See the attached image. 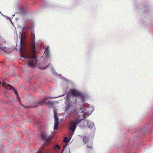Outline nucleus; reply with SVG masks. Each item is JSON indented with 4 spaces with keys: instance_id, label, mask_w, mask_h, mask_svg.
Returning <instances> with one entry per match:
<instances>
[{
    "instance_id": "nucleus-3",
    "label": "nucleus",
    "mask_w": 153,
    "mask_h": 153,
    "mask_svg": "<svg viewBox=\"0 0 153 153\" xmlns=\"http://www.w3.org/2000/svg\"><path fill=\"white\" fill-rule=\"evenodd\" d=\"M83 109V108L82 107H80V110L81 111V112L82 113H83V119L90 115L94 111V107L92 106L89 107L85 110V112L84 110H82Z\"/></svg>"
},
{
    "instance_id": "nucleus-4",
    "label": "nucleus",
    "mask_w": 153,
    "mask_h": 153,
    "mask_svg": "<svg viewBox=\"0 0 153 153\" xmlns=\"http://www.w3.org/2000/svg\"><path fill=\"white\" fill-rule=\"evenodd\" d=\"M82 120H83V119H75L70 124V129L72 131L71 135L74 134L77 125L80 123Z\"/></svg>"
},
{
    "instance_id": "nucleus-28",
    "label": "nucleus",
    "mask_w": 153,
    "mask_h": 153,
    "mask_svg": "<svg viewBox=\"0 0 153 153\" xmlns=\"http://www.w3.org/2000/svg\"><path fill=\"white\" fill-rule=\"evenodd\" d=\"M14 16V15H12V16H13V17Z\"/></svg>"
},
{
    "instance_id": "nucleus-11",
    "label": "nucleus",
    "mask_w": 153,
    "mask_h": 153,
    "mask_svg": "<svg viewBox=\"0 0 153 153\" xmlns=\"http://www.w3.org/2000/svg\"><path fill=\"white\" fill-rule=\"evenodd\" d=\"M63 142L64 143H66V142H67L68 143H66L65 145L64 146L63 149L61 153H63V152L65 150V148L68 145V143L69 142V139L68 138H67V137H65L64 138L63 140Z\"/></svg>"
},
{
    "instance_id": "nucleus-29",
    "label": "nucleus",
    "mask_w": 153,
    "mask_h": 153,
    "mask_svg": "<svg viewBox=\"0 0 153 153\" xmlns=\"http://www.w3.org/2000/svg\"><path fill=\"white\" fill-rule=\"evenodd\" d=\"M70 153H71L70 152Z\"/></svg>"
},
{
    "instance_id": "nucleus-6",
    "label": "nucleus",
    "mask_w": 153,
    "mask_h": 153,
    "mask_svg": "<svg viewBox=\"0 0 153 153\" xmlns=\"http://www.w3.org/2000/svg\"><path fill=\"white\" fill-rule=\"evenodd\" d=\"M83 141L85 144H87L88 149L92 148V142L91 141H88V138L86 137H84L83 139Z\"/></svg>"
},
{
    "instance_id": "nucleus-1",
    "label": "nucleus",
    "mask_w": 153,
    "mask_h": 153,
    "mask_svg": "<svg viewBox=\"0 0 153 153\" xmlns=\"http://www.w3.org/2000/svg\"><path fill=\"white\" fill-rule=\"evenodd\" d=\"M70 96V93L68 92L65 98V101L68 103H65V111L69 114L70 116L73 117L78 114V109L77 107H72L74 103L69 99Z\"/></svg>"
},
{
    "instance_id": "nucleus-14",
    "label": "nucleus",
    "mask_w": 153,
    "mask_h": 153,
    "mask_svg": "<svg viewBox=\"0 0 153 153\" xmlns=\"http://www.w3.org/2000/svg\"><path fill=\"white\" fill-rule=\"evenodd\" d=\"M50 67L51 68L52 70H53V69H54V68L53 67L52 65L51 64V63H49L47 66L45 67H41V66H39L38 68H39L41 69H44L46 67Z\"/></svg>"
},
{
    "instance_id": "nucleus-7",
    "label": "nucleus",
    "mask_w": 153,
    "mask_h": 153,
    "mask_svg": "<svg viewBox=\"0 0 153 153\" xmlns=\"http://www.w3.org/2000/svg\"><path fill=\"white\" fill-rule=\"evenodd\" d=\"M65 94H63V95H60L59 96H57V97H45L44 98V99H42L41 101H40V102H39V104H41V105H42L43 104H46V101H45V100H47V99H48V98H52V99H53V98H57V97H61V96H63Z\"/></svg>"
},
{
    "instance_id": "nucleus-12",
    "label": "nucleus",
    "mask_w": 153,
    "mask_h": 153,
    "mask_svg": "<svg viewBox=\"0 0 153 153\" xmlns=\"http://www.w3.org/2000/svg\"><path fill=\"white\" fill-rule=\"evenodd\" d=\"M41 136L44 139L46 142H49L51 140L49 137L47 136L44 133H42Z\"/></svg>"
},
{
    "instance_id": "nucleus-18",
    "label": "nucleus",
    "mask_w": 153,
    "mask_h": 153,
    "mask_svg": "<svg viewBox=\"0 0 153 153\" xmlns=\"http://www.w3.org/2000/svg\"><path fill=\"white\" fill-rule=\"evenodd\" d=\"M6 89H13V87H12L11 86L9 85H7L6 87H5Z\"/></svg>"
},
{
    "instance_id": "nucleus-15",
    "label": "nucleus",
    "mask_w": 153,
    "mask_h": 153,
    "mask_svg": "<svg viewBox=\"0 0 153 153\" xmlns=\"http://www.w3.org/2000/svg\"><path fill=\"white\" fill-rule=\"evenodd\" d=\"M60 149V147L58 144L56 145L53 147L54 150L56 151H57L58 150Z\"/></svg>"
},
{
    "instance_id": "nucleus-22",
    "label": "nucleus",
    "mask_w": 153,
    "mask_h": 153,
    "mask_svg": "<svg viewBox=\"0 0 153 153\" xmlns=\"http://www.w3.org/2000/svg\"><path fill=\"white\" fill-rule=\"evenodd\" d=\"M21 105H22L24 107H25V108H28V107H25L24 105H22V104H21Z\"/></svg>"
},
{
    "instance_id": "nucleus-5",
    "label": "nucleus",
    "mask_w": 153,
    "mask_h": 153,
    "mask_svg": "<svg viewBox=\"0 0 153 153\" xmlns=\"http://www.w3.org/2000/svg\"><path fill=\"white\" fill-rule=\"evenodd\" d=\"M54 112V129H56L58 128V126L59 124V122L58 121L59 119L58 116L57 114V112L56 110L54 109L53 110Z\"/></svg>"
},
{
    "instance_id": "nucleus-21",
    "label": "nucleus",
    "mask_w": 153,
    "mask_h": 153,
    "mask_svg": "<svg viewBox=\"0 0 153 153\" xmlns=\"http://www.w3.org/2000/svg\"><path fill=\"white\" fill-rule=\"evenodd\" d=\"M82 101L83 102V103H84V97H82Z\"/></svg>"
},
{
    "instance_id": "nucleus-24",
    "label": "nucleus",
    "mask_w": 153,
    "mask_h": 153,
    "mask_svg": "<svg viewBox=\"0 0 153 153\" xmlns=\"http://www.w3.org/2000/svg\"><path fill=\"white\" fill-rule=\"evenodd\" d=\"M6 17V18L7 19H9V20L10 19H9V17Z\"/></svg>"
},
{
    "instance_id": "nucleus-9",
    "label": "nucleus",
    "mask_w": 153,
    "mask_h": 153,
    "mask_svg": "<svg viewBox=\"0 0 153 153\" xmlns=\"http://www.w3.org/2000/svg\"><path fill=\"white\" fill-rule=\"evenodd\" d=\"M0 50H2L7 53H10L12 52L10 48H6L5 47H2L0 45Z\"/></svg>"
},
{
    "instance_id": "nucleus-17",
    "label": "nucleus",
    "mask_w": 153,
    "mask_h": 153,
    "mask_svg": "<svg viewBox=\"0 0 153 153\" xmlns=\"http://www.w3.org/2000/svg\"><path fill=\"white\" fill-rule=\"evenodd\" d=\"M31 37L33 41L34 42L35 39V35L34 32H32L31 33Z\"/></svg>"
},
{
    "instance_id": "nucleus-8",
    "label": "nucleus",
    "mask_w": 153,
    "mask_h": 153,
    "mask_svg": "<svg viewBox=\"0 0 153 153\" xmlns=\"http://www.w3.org/2000/svg\"><path fill=\"white\" fill-rule=\"evenodd\" d=\"M70 92L75 97L79 96L81 95V93L80 92L75 89L71 90Z\"/></svg>"
},
{
    "instance_id": "nucleus-23",
    "label": "nucleus",
    "mask_w": 153,
    "mask_h": 153,
    "mask_svg": "<svg viewBox=\"0 0 153 153\" xmlns=\"http://www.w3.org/2000/svg\"><path fill=\"white\" fill-rule=\"evenodd\" d=\"M10 22H11V23L12 24H13V23H12V21L11 20V19H10Z\"/></svg>"
},
{
    "instance_id": "nucleus-2",
    "label": "nucleus",
    "mask_w": 153,
    "mask_h": 153,
    "mask_svg": "<svg viewBox=\"0 0 153 153\" xmlns=\"http://www.w3.org/2000/svg\"><path fill=\"white\" fill-rule=\"evenodd\" d=\"M22 56L24 60L27 61L28 65L30 67H33L37 63V59L35 56V48L33 49L32 53L30 54L29 56Z\"/></svg>"
},
{
    "instance_id": "nucleus-19",
    "label": "nucleus",
    "mask_w": 153,
    "mask_h": 153,
    "mask_svg": "<svg viewBox=\"0 0 153 153\" xmlns=\"http://www.w3.org/2000/svg\"><path fill=\"white\" fill-rule=\"evenodd\" d=\"M20 40H21V42H22V40L23 39V36H22V32L21 33H20Z\"/></svg>"
},
{
    "instance_id": "nucleus-16",
    "label": "nucleus",
    "mask_w": 153,
    "mask_h": 153,
    "mask_svg": "<svg viewBox=\"0 0 153 153\" xmlns=\"http://www.w3.org/2000/svg\"><path fill=\"white\" fill-rule=\"evenodd\" d=\"M12 90H13L14 93H15V94L16 95L17 97L18 100H19V101H20V98H19L18 97V93H17V91L16 90H15L14 88H13V89H12Z\"/></svg>"
},
{
    "instance_id": "nucleus-25",
    "label": "nucleus",
    "mask_w": 153,
    "mask_h": 153,
    "mask_svg": "<svg viewBox=\"0 0 153 153\" xmlns=\"http://www.w3.org/2000/svg\"><path fill=\"white\" fill-rule=\"evenodd\" d=\"M25 28V27H23V29H24Z\"/></svg>"
},
{
    "instance_id": "nucleus-20",
    "label": "nucleus",
    "mask_w": 153,
    "mask_h": 153,
    "mask_svg": "<svg viewBox=\"0 0 153 153\" xmlns=\"http://www.w3.org/2000/svg\"><path fill=\"white\" fill-rule=\"evenodd\" d=\"M2 85L3 86H6L7 85V83L5 82H3V83H2Z\"/></svg>"
},
{
    "instance_id": "nucleus-13",
    "label": "nucleus",
    "mask_w": 153,
    "mask_h": 153,
    "mask_svg": "<svg viewBox=\"0 0 153 153\" xmlns=\"http://www.w3.org/2000/svg\"><path fill=\"white\" fill-rule=\"evenodd\" d=\"M49 46H47L45 49V51L44 53V55L47 57H48L49 56Z\"/></svg>"
},
{
    "instance_id": "nucleus-10",
    "label": "nucleus",
    "mask_w": 153,
    "mask_h": 153,
    "mask_svg": "<svg viewBox=\"0 0 153 153\" xmlns=\"http://www.w3.org/2000/svg\"><path fill=\"white\" fill-rule=\"evenodd\" d=\"M86 123L88 126L90 128H92L95 126V125L93 122H91L88 120L85 121Z\"/></svg>"
},
{
    "instance_id": "nucleus-27",
    "label": "nucleus",
    "mask_w": 153,
    "mask_h": 153,
    "mask_svg": "<svg viewBox=\"0 0 153 153\" xmlns=\"http://www.w3.org/2000/svg\"><path fill=\"white\" fill-rule=\"evenodd\" d=\"M0 13H1V14L2 15H3L1 13V12H0Z\"/></svg>"
},
{
    "instance_id": "nucleus-26",
    "label": "nucleus",
    "mask_w": 153,
    "mask_h": 153,
    "mask_svg": "<svg viewBox=\"0 0 153 153\" xmlns=\"http://www.w3.org/2000/svg\"><path fill=\"white\" fill-rule=\"evenodd\" d=\"M50 101H49L48 102V103L50 104Z\"/></svg>"
}]
</instances>
